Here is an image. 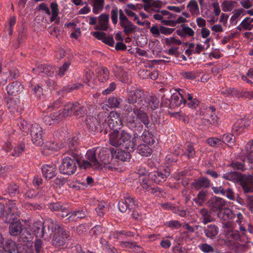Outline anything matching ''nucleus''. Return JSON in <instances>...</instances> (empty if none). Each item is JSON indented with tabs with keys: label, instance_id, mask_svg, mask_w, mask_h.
I'll return each instance as SVG.
<instances>
[{
	"label": "nucleus",
	"instance_id": "f257e3e1",
	"mask_svg": "<svg viewBox=\"0 0 253 253\" xmlns=\"http://www.w3.org/2000/svg\"><path fill=\"white\" fill-rule=\"evenodd\" d=\"M111 149V147H97L88 150L85 155L88 160L83 162L84 168L93 167L98 169H102L103 168L110 169L109 164L112 159V157H110V154L112 155Z\"/></svg>",
	"mask_w": 253,
	"mask_h": 253
},
{
	"label": "nucleus",
	"instance_id": "f03ea898",
	"mask_svg": "<svg viewBox=\"0 0 253 253\" xmlns=\"http://www.w3.org/2000/svg\"><path fill=\"white\" fill-rule=\"evenodd\" d=\"M134 136L126 130H122L120 132L118 130H114L109 134V143L111 145L127 149L129 152L134 151V148L136 144V137L138 134L135 132Z\"/></svg>",
	"mask_w": 253,
	"mask_h": 253
},
{
	"label": "nucleus",
	"instance_id": "7ed1b4c3",
	"mask_svg": "<svg viewBox=\"0 0 253 253\" xmlns=\"http://www.w3.org/2000/svg\"><path fill=\"white\" fill-rule=\"evenodd\" d=\"M50 230L53 233L51 243L55 247L63 246L70 238V232L55 221Z\"/></svg>",
	"mask_w": 253,
	"mask_h": 253
},
{
	"label": "nucleus",
	"instance_id": "20e7f679",
	"mask_svg": "<svg viewBox=\"0 0 253 253\" xmlns=\"http://www.w3.org/2000/svg\"><path fill=\"white\" fill-rule=\"evenodd\" d=\"M144 92L140 90H131L128 92L126 102L133 106L139 108H146L147 102Z\"/></svg>",
	"mask_w": 253,
	"mask_h": 253
},
{
	"label": "nucleus",
	"instance_id": "39448f33",
	"mask_svg": "<svg viewBox=\"0 0 253 253\" xmlns=\"http://www.w3.org/2000/svg\"><path fill=\"white\" fill-rule=\"evenodd\" d=\"M54 220L48 219L44 222L38 221L33 224V234H34L37 238H42L44 234L50 231L53 226Z\"/></svg>",
	"mask_w": 253,
	"mask_h": 253
},
{
	"label": "nucleus",
	"instance_id": "423d86ee",
	"mask_svg": "<svg viewBox=\"0 0 253 253\" xmlns=\"http://www.w3.org/2000/svg\"><path fill=\"white\" fill-rule=\"evenodd\" d=\"M79 158L77 157L73 159L69 157H65L59 166V171L67 175L74 174L77 169V164H79Z\"/></svg>",
	"mask_w": 253,
	"mask_h": 253
},
{
	"label": "nucleus",
	"instance_id": "0eeeda50",
	"mask_svg": "<svg viewBox=\"0 0 253 253\" xmlns=\"http://www.w3.org/2000/svg\"><path fill=\"white\" fill-rule=\"evenodd\" d=\"M4 216L7 221L14 220L19 215V211L14 201H9L6 203L4 209Z\"/></svg>",
	"mask_w": 253,
	"mask_h": 253
},
{
	"label": "nucleus",
	"instance_id": "6e6552de",
	"mask_svg": "<svg viewBox=\"0 0 253 253\" xmlns=\"http://www.w3.org/2000/svg\"><path fill=\"white\" fill-rule=\"evenodd\" d=\"M239 184L245 194L253 193V174H243Z\"/></svg>",
	"mask_w": 253,
	"mask_h": 253
},
{
	"label": "nucleus",
	"instance_id": "1a4fd4ad",
	"mask_svg": "<svg viewBox=\"0 0 253 253\" xmlns=\"http://www.w3.org/2000/svg\"><path fill=\"white\" fill-rule=\"evenodd\" d=\"M134 113L125 114L126 123L129 127L134 128V133L137 132H140L143 130V126L138 122L137 117H136Z\"/></svg>",
	"mask_w": 253,
	"mask_h": 253
},
{
	"label": "nucleus",
	"instance_id": "9d476101",
	"mask_svg": "<svg viewBox=\"0 0 253 253\" xmlns=\"http://www.w3.org/2000/svg\"><path fill=\"white\" fill-rule=\"evenodd\" d=\"M108 126L113 130L120 129L122 126V122L119 114L115 112H111L108 117Z\"/></svg>",
	"mask_w": 253,
	"mask_h": 253
},
{
	"label": "nucleus",
	"instance_id": "9b49d317",
	"mask_svg": "<svg viewBox=\"0 0 253 253\" xmlns=\"http://www.w3.org/2000/svg\"><path fill=\"white\" fill-rule=\"evenodd\" d=\"M208 204L211 211L217 213L225 207L226 202L221 198L214 196L208 201Z\"/></svg>",
	"mask_w": 253,
	"mask_h": 253
},
{
	"label": "nucleus",
	"instance_id": "f8f14e48",
	"mask_svg": "<svg viewBox=\"0 0 253 253\" xmlns=\"http://www.w3.org/2000/svg\"><path fill=\"white\" fill-rule=\"evenodd\" d=\"M135 207V201L130 197L126 198L124 201H120L118 203L119 209L122 212H126L127 209L131 211Z\"/></svg>",
	"mask_w": 253,
	"mask_h": 253
},
{
	"label": "nucleus",
	"instance_id": "ddd939ff",
	"mask_svg": "<svg viewBox=\"0 0 253 253\" xmlns=\"http://www.w3.org/2000/svg\"><path fill=\"white\" fill-rule=\"evenodd\" d=\"M112 150V158L121 161L122 162L129 161L131 155L130 153L122 150L115 149L113 148Z\"/></svg>",
	"mask_w": 253,
	"mask_h": 253
},
{
	"label": "nucleus",
	"instance_id": "4468645a",
	"mask_svg": "<svg viewBox=\"0 0 253 253\" xmlns=\"http://www.w3.org/2000/svg\"><path fill=\"white\" fill-rule=\"evenodd\" d=\"M217 216L220 220L226 221L235 217V213L230 209L224 207L217 213Z\"/></svg>",
	"mask_w": 253,
	"mask_h": 253
},
{
	"label": "nucleus",
	"instance_id": "2eb2a0df",
	"mask_svg": "<svg viewBox=\"0 0 253 253\" xmlns=\"http://www.w3.org/2000/svg\"><path fill=\"white\" fill-rule=\"evenodd\" d=\"M41 169L42 174L46 179H50L56 175V167L55 165H44Z\"/></svg>",
	"mask_w": 253,
	"mask_h": 253
},
{
	"label": "nucleus",
	"instance_id": "dca6fc26",
	"mask_svg": "<svg viewBox=\"0 0 253 253\" xmlns=\"http://www.w3.org/2000/svg\"><path fill=\"white\" fill-rule=\"evenodd\" d=\"M204 232L208 238L213 240L218 234L219 228L215 224H209L204 227Z\"/></svg>",
	"mask_w": 253,
	"mask_h": 253
},
{
	"label": "nucleus",
	"instance_id": "f3484780",
	"mask_svg": "<svg viewBox=\"0 0 253 253\" xmlns=\"http://www.w3.org/2000/svg\"><path fill=\"white\" fill-rule=\"evenodd\" d=\"M169 172L165 169L163 172L154 171L149 174L150 178L155 183H159L166 180L167 177L169 176Z\"/></svg>",
	"mask_w": 253,
	"mask_h": 253
},
{
	"label": "nucleus",
	"instance_id": "a211bd4d",
	"mask_svg": "<svg viewBox=\"0 0 253 253\" xmlns=\"http://www.w3.org/2000/svg\"><path fill=\"white\" fill-rule=\"evenodd\" d=\"M210 180L205 176L200 177L195 179L191 184L192 187L196 190L201 188H207L210 186Z\"/></svg>",
	"mask_w": 253,
	"mask_h": 253
},
{
	"label": "nucleus",
	"instance_id": "6ab92c4d",
	"mask_svg": "<svg viewBox=\"0 0 253 253\" xmlns=\"http://www.w3.org/2000/svg\"><path fill=\"white\" fill-rule=\"evenodd\" d=\"M68 141V148L70 153L74 158H79L81 153L77 140L73 138H69Z\"/></svg>",
	"mask_w": 253,
	"mask_h": 253
},
{
	"label": "nucleus",
	"instance_id": "aec40b11",
	"mask_svg": "<svg viewBox=\"0 0 253 253\" xmlns=\"http://www.w3.org/2000/svg\"><path fill=\"white\" fill-rule=\"evenodd\" d=\"M85 123L88 129L91 131L95 132L100 130L99 123L97 119L93 116H87Z\"/></svg>",
	"mask_w": 253,
	"mask_h": 253
},
{
	"label": "nucleus",
	"instance_id": "412c9836",
	"mask_svg": "<svg viewBox=\"0 0 253 253\" xmlns=\"http://www.w3.org/2000/svg\"><path fill=\"white\" fill-rule=\"evenodd\" d=\"M23 90V86L20 83L14 82L6 86L7 93L9 95L16 96Z\"/></svg>",
	"mask_w": 253,
	"mask_h": 253
},
{
	"label": "nucleus",
	"instance_id": "4be33fe9",
	"mask_svg": "<svg viewBox=\"0 0 253 253\" xmlns=\"http://www.w3.org/2000/svg\"><path fill=\"white\" fill-rule=\"evenodd\" d=\"M22 221L24 222L25 227L23 228V231L22 233L21 238L24 242H28L32 238L31 234V223L29 219H23Z\"/></svg>",
	"mask_w": 253,
	"mask_h": 253
},
{
	"label": "nucleus",
	"instance_id": "5701e85b",
	"mask_svg": "<svg viewBox=\"0 0 253 253\" xmlns=\"http://www.w3.org/2000/svg\"><path fill=\"white\" fill-rule=\"evenodd\" d=\"M22 226L21 222L19 220L11 222L9 226V234L13 236L19 235L22 231Z\"/></svg>",
	"mask_w": 253,
	"mask_h": 253
},
{
	"label": "nucleus",
	"instance_id": "b1692460",
	"mask_svg": "<svg viewBox=\"0 0 253 253\" xmlns=\"http://www.w3.org/2000/svg\"><path fill=\"white\" fill-rule=\"evenodd\" d=\"M245 157H242L241 158L243 164H246L245 170L247 169H253V154L250 151L247 147V152L245 154Z\"/></svg>",
	"mask_w": 253,
	"mask_h": 253
},
{
	"label": "nucleus",
	"instance_id": "393cba45",
	"mask_svg": "<svg viewBox=\"0 0 253 253\" xmlns=\"http://www.w3.org/2000/svg\"><path fill=\"white\" fill-rule=\"evenodd\" d=\"M145 109V108H139L138 110H136L137 111L135 115L137 116V119L140 120L145 125V127L148 128L149 120L147 114L144 111Z\"/></svg>",
	"mask_w": 253,
	"mask_h": 253
},
{
	"label": "nucleus",
	"instance_id": "a878e982",
	"mask_svg": "<svg viewBox=\"0 0 253 253\" xmlns=\"http://www.w3.org/2000/svg\"><path fill=\"white\" fill-rule=\"evenodd\" d=\"M120 26L123 29V32L126 36H129L135 32L137 28L136 26L129 20L121 24Z\"/></svg>",
	"mask_w": 253,
	"mask_h": 253
},
{
	"label": "nucleus",
	"instance_id": "bb28decb",
	"mask_svg": "<svg viewBox=\"0 0 253 253\" xmlns=\"http://www.w3.org/2000/svg\"><path fill=\"white\" fill-rule=\"evenodd\" d=\"M242 175H243V174L240 172L236 171L230 172L224 174L223 178L226 180L234 181L235 183L240 184V179H241L242 178Z\"/></svg>",
	"mask_w": 253,
	"mask_h": 253
},
{
	"label": "nucleus",
	"instance_id": "cd10ccee",
	"mask_svg": "<svg viewBox=\"0 0 253 253\" xmlns=\"http://www.w3.org/2000/svg\"><path fill=\"white\" fill-rule=\"evenodd\" d=\"M200 213L201 215V219L205 225L214 221V218L211 215V212L206 209L201 210Z\"/></svg>",
	"mask_w": 253,
	"mask_h": 253
},
{
	"label": "nucleus",
	"instance_id": "c85d7f7f",
	"mask_svg": "<svg viewBox=\"0 0 253 253\" xmlns=\"http://www.w3.org/2000/svg\"><path fill=\"white\" fill-rule=\"evenodd\" d=\"M141 140L150 146L154 145L156 142L153 135L147 129H145L143 131L141 135Z\"/></svg>",
	"mask_w": 253,
	"mask_h": 253
},
{
	"label": "nucleus",
	"instance_id": "c756f323",
	"mask_svg": "<svg viewBox=\"0 0 253 253\" xmlns=\"http://www.w3.org/2000/svg\"><path fill=\"white\" fill-rule=\"evenodd\" d=\"M137 152L143 157L149 156L152 152V149L145 144H140L137 148Z\"/></svg>",
	"mask_w": 253,
	"mask_h": 253
},
{
	"label": "nucleus",
	"instance_id": "7c9ffc66",
	"mask_svg": "<svg viewBox=\"0 0 253 253\" xmlns=\"http://www.w3.org/2000/svg\"><path fill=\"white\" fill-rule=\"evenodd\" d=\"M36 66V69L39 70L40 72L45 73L47 76H52L53 75L54 70L50 66H45V65L37 63Z\"/></svg>",
	"mask_w": 253,
	"mask_h": 253
},
{
	"label": "nucleus",
	"instance_id": "2f4dec72",
	"mask_svg": "<svg viewBox=\"0 0 253 253\" xmlns=\"http://www.w3.org/2000/svg\"><path fill=\"white\" fill-rule=\"evenodd\" d=\"M109 72L106 67L100 68L97 72L98 80L100 82H105L109 78Z\"/></svg>",
	"mask_w": 253,
	"mask_h": 253
},
{
	"label": "nucleus",
	"instance_id": "473e14b6",
	"mask_svg": "<svg viewBox=\"0 0 253 253\" xmlns=\"http://www.w3.org/2000/svg\"><path fill=\"white\" fill-rule=\"evenodd\" d=\"M109 15L108 14H102L99 17L98 24L102 26V31H106L108 28Z\"/></svg>",
	"mask_w": 253,
	"mask_h": 253
},
{
	"label": "nucleus",
	"instance_id": "72a5a7b5",
	"mask_svg": "<svg viewBox=\"0 0 253 253\" xmlns=\"http://www.w3.org/2000/svg\"><path fill=\"white\" fill-rule=\"evenodd\" d=\"M108 209V204L104 201H101L97 204L95 209L97 214L98 216H103Z\"/></svg>",
	"mask_w": 253,
	"mask_h": 253
},
{
	"label": "nucleus",
	"instance_id": "f704fd0d",
	"mask_svg": "<svg viewBox=\"0 0 253 253\" xmlns=\"http://www.w3.org/2000/svg\"><path fill=\"white\" fill-rule=\"evenodd\" d=\"M20 103L19 100L16 98H8L7 99V108L10 112H14L17 108Z\"/></svg>",
	"mask_w": 253,
	"mask_h": 253
},
{
	"label": "nucleus",
	"instance_id": "c9c22d12",
	"mask_svg": "<svg viewBox=\"0 0 253 253\" xmlns=\"http://www.w3.org/2000/svg\"><path fill=\"white\" fill-rule=\"evenodd\" d=\"M222 143H226L230 147L233 146L235 141V139L232 134H225L222 137Z\"/></svg>",
	"mask_w": 253,
	"mask_h": 253
},
{
	"label": "nucleus",
	"instance_id": "e433bc0d",
	"mask_svg": "<svg viewBox=\"0 0 253 253\" xmlns=\"http://www.w3.org/2000/svg\"><path fill=\"white\" fill-rule=\"evenodd\" d=\"M207 194V191L202 190L200 191L197 196L194 199V201L199 206H202L206 199Z\"/></svg>",
	"mask_w": 253,
	"mask_h": 253
},
{
	"label": "nucleus",
	"instance_id": "4c0bfd02",
	"mask_svg": "<svg viewBox=\"0 0 253 253\" xmlns=\"http://www.w3.org/2000/svg\"><path fill=\"white\" fill-rule=\"evenodd\" d=\"M187 7L189 8V11L192 14H198L199 13V8L198 3L196 0H192L188 3Z\"/></svg>",
	"mask_w": 253,
	"mask_h": 253
},
{
	"label": "nucleus",
	"instance_id": "58836bf2",
	"mask_svg": "<svg viewBox=\"0 0 253 253\" xmlns=\"http://www.w3.org/2000/svg\"><path fill=\"white\" fill-rule=\"evenodd\" d=\"M3 249L9 253H13L15 250V243L11 240H8L3 245Z\"/></svg>",
	"mask_w": 253,
	"mask_h": 253
},
{
	"label": "nucleus",
	"instance_id": "ea45409f",
	"mask_svg": "<svg viewBox=\"0 0 253 253\" xmlns=\"http://www.w3.org/2000/svg\"><path fill=\"white\" fill-rule=\"evenodd\" d=\"M149 106L152 110H154L158 108L159 105V100L155 96H150L148 98Z\"/></svg>",
	"mask_w": 253,
	"mask_h": 253
},
{
	"label": "nucleus",
	"instance_id": "a19ab883",
	"mask_svg": "<svg viewBox=\"0 0 253 253\" xmlns=\"http://www.w3.org/2000/svg\"><path fill=\"white\" fill-rule=\"evenodd\" d=\"M74 115L75 116H83L86 113V108L84 106H81L80 104L77 103V107L74 110Z\"/></svg>",
	"mask_w": 253,
	"mask_h": 253
},
{
	"label": "nucleus",
	"instance_id": "79ce46f5",
	"mask_svg": "<svg viewBox=\"0 0 253 253\" xmlns=\"http://www.w3.org/2000/svg\"><path fill=\"white\" fill-rule=\"evenodd\" d=\"M104 0H95L93 3V11L97 14L99 11L101 10L104 5Z\"/></svg>",
	"mask_w": 253,
	"mask_h": 253
},
{
	"label": "nucleus",
	"instance_id": "37998d69",
	"mask_svg": "<svg viewBox=\"0 0 253 253\" xmlns=\"http://www.w3.org/2000/svg\"><path fill=\"white\" fill-rule=\"evenodd\" d=\"M236 2L231 0H225L222 3V9L224 11H231L233 7L234 4Z\"/></svg>",
	"mask_w": 253,
	"mask_h": 253
},
{
	"label": "nucleus",
	"instance_id": "c03bdc74",
	"mask_svg": "<svg viewBox=\"0 0 253 253\" xmlns=\"http://www.w3.org/2000/svg\"><path fill=\"white\" fill-rule=\"evenodd\" d=\"M33 144L37 147L42 146L43 144L42 134L34 135V137H33Z\"/></svg>",
	"mask_w": 253,
	"mask_h": 253
},
{
	"label": "nucleus",
	"instance_id": "a18cd8bd",
	"mask_svg": "<svg viewBox=\"0 0 253 253\" xmlns=\"http://www.w3.org/2000/svg\"><path fill=\"white\" fill-rule=\"evenodd\" d=\"M207 142L210 146L214 147L222 145L221 140L216 137L210 138L207 139Z\"/></svg>",
	"mask_w": 253,
	"mask_h": 253
},
{
	"label": "nucleus",
	"instance_id": "49530a36",
	"mask_svg": "<svg viewBox=\"0 0 253 253\" xmlns=\"http://www.w3.org/2000/svg\"><path fill=\"white\" fill-rule=\"evenodd\" d=\"M7 192L11 196H13L18 193V186L15 183L9 184L7 187Z\"/></svg>",
	"mask_w": 253,
	"mask_h": 253
},
{
	"label": "nucleus",
	"instance_id": "de8ad7c7",
	"mask_svg": "<svg viewBox=\"0 0 253 253\" xmlns=\"http://www.w3.org/2000/svg\"><path fill=\"white\" fill-rule=\"evenodd\" d=\"M199 248L205 253H213V248L207 243H202L198 246Z\"/></svg>",
	"mask_w": 253,
	"mask_h": 253
},
{
	"label": "nucleus",
	"instance_id": "09e8293b",
	"mask_svg": "<svg viewBox=\"0 0 253 253\" xmlns=\"http://www.w3.org/2000/svg\"><path fill=\"white\" fill-rule=\"evenodd\" d=\"M121 99L115 96L110 97L108 100V102L111 107L113 108H118L120 104Z\"/></svg>",
	"mask_w": 253,
	"mask_h": 253
},
{
	"label": "nucleus",
	"instance_id": "8fccbe9b",
	"mask_svg": "<svg viewBox=\"0 0 253 253\" xmlns=\"http://www.w3.org/2000/svg\"><path fill=\"white\" fill-rule=\"evenodd\" d=\"M245 200L247 207L253 214V195H246Z\"/></svg>",
	"mask_w": 253,
	"mask_h": 253
},
{
	"label": "nucleus",
	"instance_id": "3c124183",
	"mask_svg": "<svg viewBox=\"0 0 253 253\" xmlns=\"http://www.w3.org/2000/svg\"><path fill=\"white\" fill-rule=\"evenodd\" d=\"M138 109L139 107L133 106L131 104H126L124 106V115L131 113H134L135 114L137 111L136 110Z\"/></svg>",
	"mask_w": 253,
	"mask_h": 253
},
{
	"label": "nucleus",
	"instance_id": "603ef678",
	"mask_svg": "<svg viewBox=\"0 0 253 253\" xmlns=\"http://www.w3.org/2000/svg\"><path fill=\"white\" fill-rule=\"evenodd\" d=\"M48 207L52 211H61V210H65V207L58 203H50Z\"/></svg>",
	"mask_w": 253,
	"mask_h": 253
},
{
	"label": "nucleus",
	"instance_id": "864d4df0",
	"mask_svg": "<svg viewBox=\"0 0 253 253\" xmlns=\"http://www.w3.org/2000/svg\"><path fill=\"white\" fill-rule=\"evenodd\" d=\"M247 164H243L242 162H238V161H233L232 162L231 166V167L237 170H241L242 171L245 170V167H246Z\"/></svg>",
	"mask_w": 253,
	"mask_h": 253
},
{
	"label": "nucleus",
	"instance_id": "5fc2aeb1",
	"mask_svg": "<svg viewBox=\"0 0 253 253\" xmlns=\"http://www.w3.org/2000/svg\"><path fill=\"white\" fill-rule=\"evenodd\" d=\"M171 126L170 123L165 121L159 125L158 127L160 131L165 132L169 129Z\"/></svg>",
	"mask_w": 253,
	"mask_h": 253
},
{
	"label": "nucleus",
	"instance_id": "6e6d98bb",
	"mask_svg": "<svg viewBox=\"0 0 253 253\" xmlns=\"http://www.w3.org/2000/svg\"><path fill=\"white\" fill-rule=\"evenodd\" d=\"M119 10L117 7H113L111 11V18L114 24L118 22V16Z\"/></svg>",
	"mask_w": 253,
	"mask_h": 253
},
{
	"label": "nucleus",
	"instance_id": "4d7b16f0",
	"mask_svg": "<svg viewBox=\"0 0 253 253\" xmlns=\"http://www.w3.org/2000/svg\"><path fill=\"white\" fill-rule=\"evenodd\" d=\"M43 242L40 239L36 240L35 243V250L36 253H42L43 252Z\"/></svg>",
	"mask_w": 253,
	"mask_h": 253
},
{
	"label": "nucleus",
	"instance_id": "13d9d810",
	"mask_svg": "<svg viewBox=\"0 0 253 253\" xmlns=\"http://www.w3.org/2000/svg\"><path fill=\"white\" fill-rule=\"evenodd\" d=\"M24 144H20L14 148V151L12 153V155L13 156H19L24 151Z\"/></svg>",
	"mask_w": 253,
	"mask_h": 253
},
{
	"label": "nucleus",
	"instance_id": "bf43d9fd",
	"mask_svg": "<svg viewBox=\"0 0 253 253\" xmlns=\"http://www.w3.org/2000/svg\"><path fill=\"white\" fill-rule=\"evenodd\" d=\"M82 86V84H74L71 86L64 87L62 89V91L65 92H71L74 90L78 89L81 88Z\"/></svg>",
	"mask_w": 253,
	"mask_h": 253
},
{
	"label": "nucleus",
	"instance_id": "052dcab7",
	"mask_svg": "<svg viewBox=\"0 0 253 253\" xmlns=\"http://www.w3.org/2000/svg\"><path fill=\"white\" fill-rule=\"evenodd\" d=\"M77 107V102H75V103L69 102L64 106L65 110L66 111H68V113H69V115L71 114L72 112L74 111Z\"/></svg>",
	"mask_w": 253,
	"mask_h": 253
},
{
	"label": "nucleus",
	"instance_id": "680f3d73",
	"mask_svg": "<svg viewBox=\"0 0 253 253\" xmlns=\"http://www.w3.org/2000/svg\"><path fill=\"white\" fill-rule=\"evenodd\" d=\"M50 118L54 123H57L62 119L59 112H54L50 115Z\"/></svg>",
	"mask_w": 253,
	"mask_h": 253
},
{
	"label": "nucleus",
	"instance_id": "e2e57ef3",
	"mask_svg": "<svg viewBox=\"0 0 253 253\" xmlns=\"http://www.w3.org/2000/svg\"><path fill=\"white\" fill-rule=\"evenodd\" d=\"M231 237L235 240H240L243 237L238 230L232 229L231 230Z\"/></svg>",
	"mask_w": 253,
	"mask_h": 253
},
{
	"label": "nucleus",
	"instance_id": "0e129e2a",
	"mask_svg": "<svg viewBox=\"0 0 253 253\" xmlns=\"http://www.w3.org/2000/svg\"><path fill=\"white\" fill-rule=\"evenodd\" d=\"M180 26L183 28V31L185 33L186 36H193L194 31L190 27L186 26L183 24H181Z\"/></svg>",
	"mask_w": 253,
	"mask_h": 253
},
{
	"label": "nucleus",
	"instance_id": "69168bd1",
	"mask_svg": "<svg viewBox=\"0 0 253 253\" xmlns=\"http://www.w3.org/2000/svg\"><path fill=\"white\" fill-rule=\"evenodd\" d=\"M33 133L35 135H37L38 134H42V128L39 124L35 123L33 125Z\"/></svg>",
	"mask_w": 253,
	"mask_h": 253
},
{
	"label": "nucleus",
	"instance_id": "338daca9",
	"mask_svg": "<svg viewBox=\"0 0 253 253\" xmlns=\"http://www.w3.org/2000/svg\"><path fill=\"white\" fill-rule=\"evenodd\" d=\"M186 150L188 152V157L189 158L193 157L195 156V152L193 146L188 143L186 145Z\"/></svg>",
	"mask_w": 253,
	"mask_h": 253
},
{
	"label": "nucleus",
	"instance_id": "774afa93",
	"mask_svg": "<svg viewBox=\"0 0 253 253\" xmlns=\"http://www.w3.org/2000/svg\"><path fill=\"white\" fill-rule=\"evenodd\" d=\"M70 65V62H67L65 63L62 67H61L59 70L58 75L60 77H62L64 75L65 72L67 70L69 65Z\"/></svg>",
	"mask_w": 253,
	"mask_h": 253
}]
</instances>
